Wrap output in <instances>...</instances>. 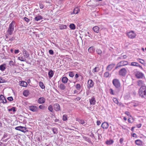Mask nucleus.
<instances>
[{"mask_svg":"<svg viewBox=\"0 0 146 146\" xmlns=\"http://www.w3.org/2000/svg\"><path fill=\"white\" fill-rule=\"evenodd\" d=\"M9 65L11 66H13L14 65V63L13 61L11 60L9 62Z\"/></svg>","mask_w":146,"mask_h":146,"instance_id":"nucleus-46","label":"nucleus"},{"mask_svg":"<svg viewBox=\"0 0 146 146\" xmlns=\"http://www.w3.org/2000/svg\"><path fill=\"white\" fill-rule=\"evenodd\" d=\"M98 68L97 67H96L93 69L92 72L93 73H95L98 71Z\"/></svg>","mask_w":146,"mask_h":146,"instance_id":"nucleus-39","label":"nucleus"},{"mask_svg":"<svg viewBox=\"0 0 146 146\" xmlns=\"http://www.w3.org/2000/svg\"><path fill=\"white\" fill-rule=\"evenodd\" d=\"M80 11V8L78 7H76L74 9L73 12H70V13L71 15L73 14H76L78 13Z\"/></svg>","mask_w":146,"mask_h":146,"instance_id":"nucleus-11","label":"nucleus"},{"mask_svg":"<svg viewBox=\"0 0 146 146\" xmlns=\"http://www.w3.org/2000/svg\"><path fill=\"white\" fill-rule=\"evenodd\" d=\"M6 65L5 64H3L0 65V70L2 72L5 71L6 69Z\"/></svg>","mask_w":146,"mask_h":146,"instance_id":"nucleus-22","label":"nucleus"},{"mask_svg":"<svg viewBox=\"0 0 146 146\" xmlns=\"http://www.w3.org/2000/svg\"><path fill=\"white\" fill-rule=\"evenodd\" d=\"M70 28L72 30H74L76 28L75 25L73 23L70 24L69 25Z\"/></svg>","mask_w":146,"mask_h":146,"instance_id":"nucleus-28","label":"nucleus"},{"mask_svg":"<svg viewBox=\"0 0 146 146\" xmlns=\"http://www.w3.org/2000/svg\"><path fill=\"white\" fill-rule=\"evenodd\" d=\"M48 110L51 112H53V106L52 105H49L48 107Z\"/></svg>","mask_w":146,"mask_h":146,"instance_id":"nucleus-36","label":"nucleus"},{"mask_svg":"<svg viewBox=\"0 0 146 146\" xmlns=\"http://www.w3.org/2000/svg\"><path fill=\"white\" fill-rule=\"evenodd\" d=\"M125 113L128 116L130 115V113L128 111H126Z\"/></svg>","mask_w":146,"mask_h":146,"instance_id":"nucleus-61","label":"nucleus"},{"mask_svg":"<svg viewBox=\"0 0 146 146\" xmlns=\"http://www.w3.org/2000/svg\"><path fill=\"white\" fill-rule=\"evenodd\" d=\"M23 55L21 53H20L19 55H21L18 57V59L21 61H25L26 60V58H28L29 56V52L25 49L22 50Z\"/></svg>","mask_w":146,"mask_h":146,"instance_id":"nucleus-1","label":"nucleus"},{"mask_svg":"<svg viewBox=\"0 0 146 146\" xmlns=\"http://www.w3.org/2000/svg\"><path fill=\"white\" fill-rule=\"evenodd\" d=\"M7 99L10 101H12L13 100V98L12 96L9 97L7 98Z\"/></svg>","mask_w":146,"mask_h":146,"instance_id":"nucleus-49","label":"nucleus"},{"mask_svg":"<svg viewBox=\"0 0 146 146\" xmlns=\"http://www.w3.org/2000/svg\"><path fill=\"white\" fill-rule=\"evenodd\" d=\"M4 82V80L2 79V78L0 77V83Z\"/></svg>","mask_w":146,"mask_h":146,"instance_id":"nucleus-58","label":"nucleus"},{"mask_svg":"<svg viewBox=\"0 0 146 146\" xmlns=\"http://www.w3.org/2000/svg\"><path fill=\"white\" fill-rule=\"evenodd\" d=\"M54 75V73L52 70H50L48 72V77L50 78L52 77Z\"/></svg>","mask_w":146,"mask_h":146,"instance_id":"nucleus-24","label":"nucleus"},{"mask_svg":"<svg viewBox=\"0 0 146 146\" xmlns=\"http://www.w3.org/2000/svg\"><path fill=\"white\" fill-rule=\"evenodd\" d=\"M39 5L40 8L42 9L44 7V5L42 3H40Z\"/></svg>","mask_w":146,"mask_h":146,"instance_id":"nucleus-55","label":"nucleus"},{"mask_svg":"<svg viewBox=\"0 0 146 146\" xmlns=\"http://www.w3.org/2000/svg\"><path fill=\"white\" fill-rule=\"evenodd\" d=\"M79 122L82 125H83L85 123L84 121L82 119L80 120L79 121Z\"/></svg>","mask_w":146,"mask_h":146,"instance_id":"nucleus-50","label":"nucleus"},{"mask_svg":"<svg viewBox=\"0 0 146 146\" xmlns=\"http://www.w3.org/2000/svg\"><path fill=\"white\" fill-rule=\"evenodd\" d=\"M143 75V73L139 72H137L135 74V76L138 78H142Z\"/></svg>","mask_w":146,"mask_h":146,"instance_id":"nucleus-14","label":"nucleus"},{"mask_svg":"<svg viewBox=\"0 0 146 146\" xmlns=\"http://www.w3.org/2000/svg\"><path fill=\"white\" fill-rule=\"evenodd\" d=\"M113 142V141L112 140H110L108 141H107L106 143L108 145H110L112 144Z\"/></svg>","mask_w":146,"mask_h":146,"instance_id":"nucleus-34","label":"nucleus"},{"mask_svg":"<svg viewBox=\"0 0 146 146\" xmlns=\"http://www.w3.org/2000/svg\"><path fill=\"white\" fill-rule=\"evenodd\" d=\"M68 80V78L66 77H63L62 79V83L66 84Z\"/></svg>","mask_w":146,"mask_h":146,"instance_id":"nucleus-27","label":"nucleus"},{"mask_svg":"<svg viewBox=\"0 0 146 146\" xmlns=\"http://www.w3.org/2000/svg\"><path fill=\"white\" fill-rule=\"evenodd\" d=\"M0 100L1 103L4 104L7 102V100L2 95L0 96Z\"/></svg>","mask_w":146,"mask_h":146,"instance_id":"nucleus-18","label":"nucleus"},{"mask_svg":"<svg viewBox=\"0 0 146 146\" xmlns=\"http://www.w3.org/2000/svg\"><path fill=\"white\" fill-rule=\"evenodd\" d=\"M59 29L62 30L66 29V26L65 25H61L59 26Z\"/></svg>","mask_w":146,"mask_h":146,"instance_id":"nucleus-32","label":"nucleus"},{"mask_svg":"<svg viewBox=\"0 0 146 146\" xmlns=\"http://www.w3.org/2000/svg\"><path fill=\"white\" fill-rule=\"evenodd\" d=\"M8 111H13V112H15L16 110H15V107H13L10 109H8Z\"/></svg>","mask_w":146,"mask_h":146,"instance_id":"nucleus-37","label":"nucleus"},{"mask_svg":"<svg viewBox=\"0 0 146 146\" xmlns=\"http://www.w3.org/2000/svg\"><path fill=\"white\" fill-rule=\"evenodd\" d=\"M45 101V99L43 97L39 98L38 100V102L40 104L44 103Z\"/></svg>","mask_w":146,"mask_h":146,"instance_id":"nucleus-16","label":"nucleus"},{"mask_svg":"<svg viewBox=\"0 0 146 146\" xmlns=\"http://www.w3.org/2000/svg\"><path fill=\"white\" fill-rule=\"evenodd\" d=\"M8 134L6 133H4L3 136L2 137V139H3L6 138L8 136Z\"/></svg>","mask_w":146,"mask_h":146,"instance_id":"nucleus-51","label":"nucleus"},{"mask_svg":"<svg viewBox=\"0 0 146 146\" xmlns=\"http://www.w3.org/2000/svg\"><path fill=\"white\" fill-rule=\"evenodd\" d=\"M87 87L89 89L92 88L94 86V82L92 80H89L88 82Z\"/></svg>","mask_w":146,"mask_h":146,"instance_id":"nucleus-8","label":"nucleus"},{"mask_svg":"<svg viewBox=\"0 0 146 146\" xmlns=\"http://www.w3.org/2000/svg\"><path fill=\"white\" fill-rule=\"evenodd\" d=\"M127 56L125 55L122 56H121L120 57H118V58L119 59H125L127 58Z\"/></svg>","mask_w":146,"mask_h":146,"instance_id":"nucleus-47","label":"nucleus"},{"mask_svg":"<svg viewBox=\"0 0 146 146\" xmlns=\"http://www.w3.org/2000/svg\"><path fill=\"white\" fill-rule=\"evenodd\" d=\"M88 51L89 53H93L95 51V48L93 46H92L88 48Z\"/></svg>","mask_w":146,"mask_h":146,"instance_id":"nucleus-20","label":"nucleus"},{"mask_svg":"<svg viewBox=\"0 0 146 146\" xmlns=\"http://www.w3.org/2000/svg\"><path fill=\"white\" fill-rule=\"evenodd\" d=\"M49 53L51 55H53L54 54L53 51L51 50H50L49 51Z\"/></svg>","mask_w":146,"mask_h":146,"instance_id":"nucleus-54","label":"nucleus"},{"mask_svg":"<svg viewBox=\"0 0 146 146\" xmlns=\"http://www.w3.org/2000/svg\"><path fill=\"white\" fill-rule=\"evenodd\" d=\"M135 144L138 146H142L143 145V141L140 139H137L135 141Z\"/></svg>","mask_w":146,"mask_h":146,"instance_id":"nucleus-19","label":"nucleus"},{"mask_svg":"<svg viewBox=\"0 0 146 146\" xmlns=\"http://www.w3.org/2000/svg\"><path fill=\"white\" fill-rule=\"evenodd\" d=\"M128 62L126 61L120 62L117 64V66L115 68V69H116L118 67L127 65L128 64Z\"/></svg>","mask_w":146,"mask_h":146,"instance_id":"nucleus-5","label":"nucleus"},{"mask_svg":"<svg viewBox=\"0 0 146 146\" xmlns=\"http://www.w3.org/2000/svg\"><path fill=\"white\" fill-rule=\"evenodd\" d=\"M53 132L54 134L56 133H57V129L56 128H52V129Z\"/></svg>","mask_w":146,"mask_h":146,"instance_id":"nucleus-42","label":"nucleus"},{"mask_svg":"<svg viewBox=\"0 0 146 146\" xmlns=\"http://www.w3.org/2000/svg\"><path fill=\"white\" fill-rule=\"evenodd\" d=\"M83 138L85 140L89 143L91 142L90 139L86 137H84Z\"/></svg>","mask_w":146,"mask_h":146,"instance_id":"nucleus-41","label":"nucleus"},{"mask_svg":"<svg viewBox=\"0 0 146 146\" xmlns=\"http://www.w3.org/2000/svg\"><path fill=\"white\" fill-rule=\"evenodd\" d=\"M54 109L56 111H58L60 110V106L58 104H55L53 106Z\"/></svg>","mask_w":146,"mask_h":146,"instance_id":"nucleus-13","label":"nucleus"},{"mask_svg":"<svg viewBox=\"0 0 146 146\" xmlns=\"http://www.w3.org/2000/svg\"><path fill=\"white\" fill-rule=\"evenodd\" d=\"M24 19L27 23H28L30 21V19L26 17H24Z\"/></svg>","mask_w":146,"mask_h":146,"instance_id":"nucleus-52","label":"nucleus"},{"mask_svg":"<svg viewBox=\"0 0 146 146\" xmlns=\"http://www.w3.org/2000/svg\"><path fill=\"white\" fill-rule=\"evenodd\" d=\"M29 109L33 112L37 111L38 110V107L35 106H29Z\"/></svg>","mask_w":146,"mask_h":146,"instance_id":"nucleus-9","label":"nucleus"},{"mask_svg":"<svg viewBox=\"0 0 146 146\" xmlns=\"http://www.w3.org/2000/svg\"><path fill=\"white\" fill-rule=\"evenodd\" d=\"M96 52L100 55L102 53V51L100 49H97L96 50Z\"/></svg>","mask_w":146,"mask_h":146,"instance_id":"nucleus-35","label":"nucleus"},{"mask_svg":"<svg viewBox=\"0 0 146 146\" xmlns=\"http://www.w3.org/2000/svg\"><path fill=\"white\" fill-rule=\"evenodd\" d=\"M89 100L90 104L91 105H94L96 103V100H95V98L94 97L89 99Z\"/></svg>","mask_w":146,"mask_h":146,"instance_id":"nucleus-17","label":"nucleus"},{"mask_svg":"<svg viewBox=\"0 0 146 146\" xmlns=\"http://www.w3.org/2000/svg\"><path fill=\"white\" fill-rule=\"evenodd\" d=\"M20 85L22 86L26 87L27 86V84L25 81H23L21 82L20 83Z\"/></svg>","mask_w":146,"mask_h":146,"instance_id":"nucleus-25","label":"nucleus"},{"mask_svg":"<svg viewBox=\"0 0 146 146\" xmlns=\"http://www.w3.org/2000/svg\"><path fill=\"white\" fill-rule=\"evenodd\" d=\"M136 35V33L133 31L128 32L127 34V36L129 38L131 39H133L135 38Z\"/></svg>","mask_w":146,"mask_h":146,"instance_id":"nucleus-6","label":"nucleus"},{"mask_svg":"<svg viewBox=\"0 0 146 146\" xmlns=\"http://www.w3.org/2000/svg\"><path fill=\"white\" fill-rule=\"evenodd\" d=\"M101 127L104 129H107L109 127V124L108 123L106 122H104L102 123Z\"/></svg>","mask_w":146,"mask_h":146,"instance_id":"nucleus-12","label":"nucleus"},{"mask_svg":"<svg viewBox=\"0 0 146 146\" xmlns=\"http://www.w3.org/2000/svg\"><path fill=\"white\" fill-rule=\"evenodd\" d=\"M132 136L133 137H137V135L135 133H134L133 134Z\"/></svg>","mask_w":146,"mask_h":146,"instance_id":"nucleus-64","label":"nucleus"},{"mask_svg":"<svg viewBox=\"0 0 146 146\" xmlns=\"http://www.w3.org/2000/svg\"><path fill=\"white\" fill-rule=\"evenodd\" d=\"M110 75V73L108 72H105L104 74V77L105 78H108Z\"/></svg>","mask_w":146,"mask_h":146,"instance_id":"nucleus-40","label":"nucleus"},{"mask_svg":"<svg viewBox=\"0 0 146 146\" xmlns=\"http://www.w3.org/2000/svg\"><path fill=\"white\" fill-rule=\"evenodd\" d=\"M69 76L71 77H73L74 75V74L72 72H70L69 73Z\"/></svg>","mask_w":146,"mask_h":146,"instance_id":"nucleus-44","label":"nucleus"},{"mask_svg":"<svg viewBox=\"0 0 146 146\" xmlns=\"http://www.w3.org/2000/svg\"><path fill=\"white\" fill-rule=\"evenodd\" d=\"M59 88L61 90H63L66 88V86L64 84H61L60 85Z\"/></svg>","mask_w":146,"mask_h":146,"instance_id":"nucleus-30","label":"nucleus"},{"mask_svg":"<svg viewBox=\"0 0 146 146\" xmlns=\"http://www.w3.org/2000/svg\"><path fill=\"white\" fill-rule=\"evenodd\" d=\"M30 94V91L29 90H24L23 93V94L25 97L28 96Z\"/></svg>","mask_w":146,"mask_h":146,"instance_id":"nucleus-21","label":"nucleus"},{"mask_svg":"<svg viewBox=\"0 0 146 146\" xmlns=\"http://www.w3.org/2000/svg\"><path fill=\"white\" fill-rule=\"evenodd\" d=\"M138 85L139 86H141L143 84V81L141 80H139L138 82Z\"/></svg>","mask_w":146,"mask_h":146,"instance_id":"nucleus-53","label":"nucleus"},{"mask_svg":"<svg viewBox=\"0 0 146 146\" xmlns=\"http://www.w3.org/2000/svg\"><path fill=\"white\" fill-rule=\"evenodd\" d=\"M43 19V17L40 15L36 16L34 18V20L36 21H38Z\"/></svg>","mask_w":146,"mask_h":146,"instance_id":"nucleus-23","label":"nucleus"},{"mask_svg":"<svg viewBox=\"0 0 146 146\" xmlns=\"http://www.w3.org/2000/svg\"><path fill=\"white\" fill-rule=\"evenodd\" d=\"M75 88L77 90L79 91L81 88V85L79 84H77L75 86Z\"/></svg>","mask_w":146,"mask_h":146,"instance_id":"nucleus-31","label":"nucleus"},{"mask_svg":"<svg viewBox=\"0 0 146 146\" xmlns=\"http://www.w3.org/2000/svg\"><path fill=\"white\" fill-rule=\"evenodd\" d=\"M112 83L115 87L117 88H119L120 86V84L119 80L115 79L113 80Z\"/></svg>","mask_w":146,"mask_h":146,"instance_id":"nucleus-4","label":"nucleus"},{"mask_svg":"<svg viewBox=\"0 0 146 146\" xmlns=\"http://www.w3.org/2000/svg\"><path fill=\"white\" fill-rule=\"evenodd\" d=\"M15 22L14 21H13L9 25L7 31V35H11L13 34L14 29L15 25Z\"/></svg>","mask_w":146,"mask_h":146,"instance_id":"nucleus-2","label":"nucleus"},{"mask_svg":"<svg viewBox=\"0 0 146 146\" xmlns=\"http://www.w3.org/2000/svg\"><path fill=\"white\" fill-rule=\"evenodd\" d=\"M115 64H111L107 67L106 70L108 71H110L113 67L115 66Z\"/></svg>","mask_w":146,"mask_h":146,"instance_id":"nucleus-15","label":"nucleus"},{"mask_svg":"<svg viewBox=\"0 0 146 146\" xmlns=\"http://www.w3.org/2000/svg\"><path fill=\"white\" fill-rule=\"evenodd\" d=\"M139 94L140 96L142 98L146 97V86H143L139 89Z\"/></svg>","mask_w":146,"mask_h":146,"instance_id":"nucleus-3","label":"nucleus"},{"mask_svg":"<svg viewBox=\"0 0 146 146\" xmlns=\"http://www.w3.org/2000/svg\"><path fill=\"white\" fill-rule=\"evenodd\" d=\"M97 125H99L101 124V122L100 121H98L97 122Z\"/></svg>","mask_w":146,"mask_h":146,"instance_id":"nucleus-63","label":"nucleus"},{"mask_svg":"<svg viewBox=\"0 0 146 146\" xmlns=\"http://www.w3.org/2000/svg\"><path fill=\"white\" fill-rule=\"evenodd\" d=\"M131 65L132 66H139L140 67H141V66L139 65L138 63L136 62H132L131 63Z\"/></svg>","mask_w":146,"mask_h":146,"instance_id":"nucleus-29","label":"nucleus"},{"mask_svg":"<svg viewBox=\"0 0 146 146\" xmlns=\"http://www.w3.org/2000/svg\"><path fill=\"white\" fill-rule=\"evenodd\" d=\"M113 100L114 102L116 104H118V100L116 98H113Z\"/></svg>","mask_w":146,"mask_h":146,"instance_id":"nucleus-43","label":"nucleus"},{"mask_svg":"<svg viewBox=\"0 0 146 146\" xmlns=\"http://www.w3.org/2000/svg\"><path fill=\"white\" fill-rule=\"evenodd\" d=\"M39 85L42 89H43L45 88V86L42 82H39Z\"/></svg>","mask_w":146,"mask_h":146,"instance_id":"nucleus-33","label":"nucleus"},{"mask_svg":"<svg viewBox=\"0 0 146 146\" xmlns=\"http://www.w3.org/2000/svg\"><path fill=\"white\" fill-rule=\"evenodd\" d=\"M127 73V70L126 69L123 68L120 69L119 72V74L121 76H125Z\"/></svg>","mask_w":146,"mask_h":146,"instance_id":"nucleus-7","label":"nucleus"},{"mask_svg":"<svg viewBox=\"0 0 146 146\" xmlns=\"http://www.w3.org/2000/svg\"><path fill=\"white\" fill-rule=\"evenodd\" d=\"M137 60L139 61V62L141 64H143L144 63V61L143 60L141 59L140 58H138Z\"/></svg>","mask_w":146,"mask_h":146,"instance_id":"nucleus-48","label":"nucleus"},{"mask_svg":"<svg viewBox=\"0 0 146 146\" xmlns=\"http://www.w3.org/2000/svg\"><path fill=\"white\" fill-rule=\"evenodd\" d=\"M141 123L137 124L136 125L137 127L138 128H140L141 127Z\"/></svg>","mask_w":146,"mask_h":146,"instance_id":"nucleus-57","label":"nucleus"},{"mask_svg":"<svg viewBox=\"0 0 146 146\" xmlns=\"http://www.w3.org/2000/svg\"><path fill=\"white\" fill-rule=\"evenodd\" d=\"M93 30L95 32L98 33L99 31V28L98 26H95L93 28Z\"/></svg>","mask_w":146,"mask_h":146,"instance_id":"nucleus-26","label":"nucleus"},{"mask_svg":"<svg viewBox=\"0 0 146 146\" xmlns=\"http://www.w3.org/2000/svg\"><path fill=\"white\" fill-rule=\"evenodd\" d=\"M110 91V94L114 95L115 94L113 92V90L111 88H110L109 90Z\"/></svg>","mask_w":146,"mask_h":146,"instance_id":"nucleus-45","label":"nucleus"},{"mask_svg":"<svg viewBox=\"0 0 146 146\" xmlns=\"http://www.w3.org/2000/svg\"><path fill=\"white\" fill-rule=\"evenodd\" d=\"M15 129L23 132H25L26 131V128L25 127L19 126L16 127L15 128Z\"/></svg>","mask_w":146,"mask_h":146,"instance_id":"nucleus-10","label":"nucleus"},{"mask_svg":"<svg viewBox=\"0 0 146 146\" xmlns=\"http://www.w3.org/2000/svg\"><path fill=\"white\" fill-rule=\"evenodd\" d=\"M39 108L40 109H43L44 108V106H43V105H41L39 106Z\"/></svg>","mask_w":146,"mask_h":146,"instance_id":"nucleus-56","label":"nucleus"},{"mask_svg":"<svg viewBox=\"0 0 146 146\" xmlns=\"http://www.w3.org/2000/svg\"><path fill=\"white\" fill-rule=\"evenodd\" d=\"M19 52V50L18 49L15 50L14 52L15 54H17Z\"/></svg>","mask_w":146,"mask_h":146,"instance_id":"nucleus-60","label":"nucleus"},{"mask_svg":"<svg viewBox=\"0 0 146 146\" xmlns=\"http://www.w3.org/2000/svg\"><path fill=\"white\" fill-rule=\"evenodd\" d=\"M67 115L66 114L64 115H63L62 120L63 121H66L67 120Z\"/></svg>","mask_w":146,"mask_h":146,"instance_id":"nucleus-38","label":"nucleus"},{"mask_svg":"<svg viewBox=\"0 0 146 146\" xmlns=\"http://www.w3.org/2000/svg\"><path fill=\"white\" fill-rule=\"evenodd\" d=\"M15 39V37H12L11 38L9 39V40L10 41H12Z\"/></svg>","mask_w":146,"mask_h":146,"instance_id":"nucleus-59","label":"nucleus"},{"mask_svg":"<svg viewBox=\"0 0 146 146\" xmlns=\"http://www.w3.org/2000/svg\"><path fill=\"white\" fill-rule=\"evenodd\" d=\"M123 139L122 138L120 139L119 140V142L120 143H122L123 141Z\"/></svg>","mask_w":146,"mask_h":146,"instance_id":"nucleus-62","label":"nucleus"}]
</instances>
